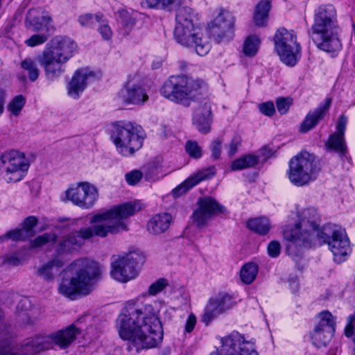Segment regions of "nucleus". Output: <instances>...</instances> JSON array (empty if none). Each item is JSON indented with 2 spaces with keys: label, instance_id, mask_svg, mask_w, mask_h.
<instances>
[{
  "label": "nucleus",
  "instance_id": "obj_1",
  "mask_svg": "<svg viewBox=\"0 0 355 355\" xmlns=\"http://www.w3.org/2000/svg\"><path fill=\"white\" fill-rule=\"evenodd\" d=\"M116 325L120 337L129 340L137 352L155 347L162 340L161 323L151 304L128 301L118 317Z\"/></svg>",
  "mask_w": 355,
  "mask_h": 355
},
{
  "label": "nucleus",
  "instance_id": "obj_2",
  "mask_svg": "<svg viewBox=\"0 0 355 355\" xmlns=\"http://www.w3.org/2000/svg\"><path fill=\"white\" fill-rule=\"evenodd\" d=\"M139 209L140 207L137 204L126 202L95 215L92 220L94 225L81 228L73 234L62 237L56 246V252L60 254L69 253L80 248L85 244V240L91 239L94 236L104 238L109 234H114L121 231H127L126 219Z\"/></svg>",
  "mask_w": 355,
  "mask_h": 355
},
{
  "label": "nucleus",
  "instance_id": "obj_3",
  "mask_svg": "<svg viewBox=\"0 0 355 355\" xmlns=\"http://www.w3.org/2000/svg\"><path fill=\"white\" fill-rule=\"evenodd\" d=\"M294 227L283 231V236L288 243L286 250L291 255L298 256L303 249L312 247L319 227V215L313 207L302 209Z\"/></svg>",
  "mask_w": 355,
  "mask_h": 355
},
{
  "label": "nucleus",
  "instance_id": "obj_4",
  "mask_svg": "<svg viewBox=\"0 0 355 355\" xmlns=\"http://www.w3.org/2000/svg\"><path fill=\"white\" fill-rule=\"evenodd\" d=\"M310 35L318 48L324 51L335 53L341 49V43L338 37L336 12L333 6L318 8L315 12Z\"/></svg>",
  "mask_w": 355,
  "mask_h": 355
},
{
  "label": "nucleus",
  "instance_id": "obj_5",
  "mask_svg": "<svg viewBox=\"0 0 355 355\" xmlns=\"http://www.w3.org/2000/svg\"><path fill=\"white\" fill-rule=\"evenodd\" d=\"M73 274L71 280H64L59 287L60 293L71 297L75 294L88 295L93 289L94 281L101 273L99 264L86 258L74 261L68 267Z\"/></svg>",
  "mask_w": 355,
  "mask_h": 355
},
{
  "label": "nucleus",
  "instance_id": "obj_6",
  "mask_svg": "<svg viewBox=\"0 0 355 355\" xmlns=\"http://www.w3.org/2000/svg\"><path fill=\"white\" fill-rule=\"evenodd\" d=\"M202 82L186 75L171 76L161 88L162 94L172 102L185 107L196 99Z\"/></svg>",
  "mask_w": 355,
  "mask_h": 355
},
{
  "label": "nucleus",
  "instance_id": "obj_7",
  "mask_svg": "<svg viewBox=\"0 0 355 355\" xmlns=\"http://www.w3.org/2000/svg\"><path fill=\"white\" fill-rule=\"evenodd\" d=\"M80 333V330L74 324H71L50 336H38L34 338H28L21 345L20 352L23 355H34L51 348L53 343L61 349H65L76 340L77 334Z\"/></svg>",
  "mask_w": 355,
  "mask_h": 355
},
{
  "label": "nucleus",
  "instance_id": "obj_8",
  "mask_svg": "<svg viewBox=\"0 0 355 355\" xmlns=\"http://www.w3.org/2000/svg\"><path fill=\"white\" fill-rule=\"evenodd\" d=\"M320 171L315 156L302 151L289 162L288 179L297 187H303L315 180Z\"/></svg>",
  "mask_w": 355,
  "mask_h": 355
},
{
  "label": "nucleus",
  "instance_id": "obj_9",
  "mask_svg": "<svg viewBox=\"0 0 355 355\" xmlns=\"http://www.w3.org/2000/svg\"><path fill=\"white\" fill-rule=\"evenodd\" d=\"M111 138L117 151L123 156L134 154L143 145V138L139 135V127L130 122L115 123Z\"/></svg>",
  "mask_w": 355,
  "mask_h": 355
},
{
  "label": "nucleus",
  "instance_id": "obj_10",
  "mask_svg": "<svg viewBox=\"0 0 355 355\" xmlns=\"http://www.w3.org/2000/svg\"><path fill=\"white\" fill-rule=\"evenodd\" d=\"M174 37L180 44L194 48L196 53L200 56L207 55L211 49L208 38L194 24L175 26Z\"/></svg>",
  "mask_w": 355,
  "mask_h": 355
},
{
  "label": "nucleus",
  "instance_id": "obj_11",
  "mask_svg": "<svg viewBox=\"0 0 355 355\" xmlns=\"http://www.w3.org/2000/svg\"><path fill=\"white\" fill-rule=\"evenodd\" d=\"M320 239L329 245L335 261L340 263L350 251L349 241L346 232L340 227L328 225L318 234Z\"/></svg>",
  "mask_w": 355,
  "mask_h": 355
},
{
  "label": "nucleus",
  "instance_id": "obj_12",
  "mask_svg": "<svg viewBox=\"0 0 355 355\" xmlns=\"http://www.w3.org/2000/svg\"><path fill=\"white\" fill-rule=\"evenodd\" d=\"M28 167L24 155L17 151L7 152L0 157V173L7 183L20 181Z\"/></svg>",
  "mask_w": 355,
  "mask_h": 355
},
{
  "label": "nucleus",
  "instance_id": "obj_13",
  "mask_svg": "<svg viewBox=\"0 0 355 355\" xmlns=\"http://www.w3.org/2000/svg\"><path fill=\"white\" fill-rule=\"evenodd\" d=\"M275 49L281 60L288 66L297 63V54L300 52V44L293 31L282 28L277 31L274 37Z\"/></svg>",
  "mask_w": 355,
  "mask_h": 355
},
{
  "label": "nucleus",
  "instance_id": "obj_14",
  "mask_svg": "<svg viewBox=\"0 0 355 355\" xmlns=\"http://www.w3.org/2000/svg\"><path fill=\"white\" fill-rule=\"evenodd\" d=\"M144 262V257L141 254L137 252H129L112 263L111 275L119 282H127L137 276V266Z\"/></svg>",
  "mask_w": 355,
  "mask_h": 355
},
{
  "label": "nucleus",
  "instance_id": "obj_15",
  "mask_svg": "<svg viewBox=\"0 0 355 355\" xmlns=\"http://www.w3.org/2000/svg\"><path fill=\"white\" fill-rule=\"evenodd\" d=\"M66 198L83 209L92 208L98 198L97 187L87 182H78L76 187L65 191Z\"/></svg>",
  "mask_w": 355,
  "mask_h": 355
},
{
  "label": "nucleus",
  "instance_id": "obj_16",
  "mask_svg": "<svg viewBox=\"0 0 355 355\" xmlns=\"http://www.w3.org/2000/svg\"><path fill=\"white\" fill-rule=\"evenodd\" d=\"M235 18L225 9L220 8L215 19L208 25L211 37L218 43L229 40L233 37Z\"/></svg>",
  "mask_w": 355,
  "mask_h": 355
},
{
  "label": "nucleus",
  "instance_id": "obj_17",
  "mask_svg": "<svg viewBox=\"0 0 355 355\" xmlns=\"http://www.w3.org/2000/svg\"><path fill=\"white\" fill-rule=\"evenodd\" d=\"M319 322L311 335L313 343L317 347H325L330 342L335 331V320L328 311L318 314Z\"/></svg>",
  "mask_w": 355,
  "mask_h": 355
},
{
  "label": "nucleus",
  "instance_id": "obj_18",
  "mask_svg": "<svg viewBox=\"0 0 355 355\" xmlns=\"http://www.w3.org/2000/svg\"><path fill=\"white\" fill-rule=\"evenodd\" d=\"M221 343V347L210 355H257L252 345L245 343L238 334L223 338Z\"/></svg>",
  "mask_w": 355,
  "mask_h": 355
},
{
  "label": "nucleus",
  "instance_id": "obj_19",
  "mask_svg": "<svg viewBox=\"0 0 355 355\" xmlns=\"http://www.w3.org/2000/svg\"><path fill=\"white\" fill-rule=\"evenodd\" d=\"M225 208L211 197L200 198L198 200V208L192 215L193 223L198 227L205 226L214 216L223 213Z\"/></svg>",
  "mask_w": 355,
  "mask_h": 355
},
{
  "label": "nucleus",
  "instance_id": "obj_20",
  "mask_svg": "<svg viewBox=\"0 0 355 355\" xmlns=\"http://www.w3.org/2000/svg\"><path fill=\"white\" fill-rule=\"evenodd\" d=\"M233 306L232 297L227 293H218L209 300L201 320L208 325L214 319Z\"/></svg>",
  "mask_w": 355,
  "mask_h": 355
},
{
  "label": "nucleus",
  "instance_id": "obj_21",
  "mask_svg": "<svg viewBox=\"0 0 355 355\" xmlns=\"http://www.w3.org/2000/svg\"><path fill=\"white\" fill-rule=\"evenodd\" d=\"M37 62L44 67L45 76L48 80H54L64 71V64L66 63L45 49L37 55Z\"/></svg>",
  "mask_w": 355,
  "mask_h": 355
},
{
  "label": "nucleus",
  "instance_id": "obj_22",
  "mask_svg": "<svg viewBox=\"0 0 355 355\" xmlns=\"http://www.w3.org/2000/svg\"><path fill=\"white\" fill-rule=\"evenodd\" d=\"M119 98L125 105H143L148 100L145 89L137 84H125L120 91Z\"/></svg>",
  "mask_w": 355,
  "mask_h": 355
},
{
  "label": "nucleus",
  "instance_id": "obj_23",
  "mask_svg": "<svg viewBox=\"0 0 355 355\" xmlns=\"http://www.w3.org/2000/svg\"><path fill=\"white\" fill-rule=\"evenodd\" d=\"M51 21V16L44 10L40 8H31L26 14V26L35 32L43 30L49 31Z\"/></svg>",
  "mask_w": 355,
  "mask_h": 355
},
{
  "label": "nucleus",
  "instance_id": "obj_24",
  "mask_svg": "<svg viewBox=\"0 0 355 355\" xmlns=\"http://www.w3.org/2000/svg\"><path fill=\"white\" fill-rule=\"evenodd\" d=\"M211 121V109L209 102L207 101L201 102L194 110L193 124L200 132L207 134L210 130Z\"/></svg>",
  "mask_w": 355,
  "mask_h": 355
},
{
  "label": "nucleus",
  "instance_id": "obj_25",
  "mask_svg": "<svg viewBox=\"0 0 355 355\" xmlns=\"http://www.w3.org/2000/svg\"><path fill=\"white\" fill-rule=\"evenodd\" d=\"M76 44L73 41L67 37H56L52 42L50 47L45 49L53 55L67 62L72 57Z\"/></svg>",
  "mask_w": 355,
  "mask_h": 355
},
{
  "label": "nucleus",
  "instance_id": "obj_26",
  "mask_svg": "<svg viewBox=\"0 0 355 355\" xmlns=\"http://www.w3.org/2000/svg\"><path fill=\"white\" fill-rule=\"evenodd\" d=\"M214 173L215 171L214 167L199 171L198 173L186 180L182 184L176 187L173 191V196L177 197L182 195L200 182L209 178Z\"/></svg>",
  "mask_w": 355,
  "mask_h": 355
},
{
  "label": "nucleus",
  "instance_id": "obj_27",
  "mask_svg": "<svg viewBox=\"0 0 355 355\" xmlns=\"http://www.w3.org/2000/svg\"><path fill=\"white\" fill-rule=\"evenodd\" d=\"M331 103V98H327L323 105H320L314 112H309L300 126L302 132H306L314 128L319 121L323 119Z\"/></svg>",
  "mask_w": 355,
  "mask_h": 355
},
{
  "label": "nucleus",
  "instance_id": "obj_28",
  "mask_svg": "<svg viewBox=\"0 0 355 355\" xmlns=\"http://www.w3.org/2000/svg\"><path fill=\"white\" fill-rule=\"evenodd\" d=\"M172 221V216L166 213L159 214L153 216L148 223V232L153 234H159L166 232Z\"/></svg>",
  "mask_w": 355,
  "mask_h": 355
},
{
  "label": "nucleus",
  "instance_id": "obj_29",
  "mask_svg": "<svg viewBox=\"0 0 355 355\" xmlns=\"http://www.w3.org/2000/svg\"><path fill=\"white\" fill-rule=\"evenodd\" d=\"M88 74L83 70H78L74 73L68 85V94L77 98L79 94L83 92L87 86Z\"/></svg>",
  "mask_w": 355,
  "mask_h": 355
},
{
  "label": "nucleus",
  "instance_id": "obj_30",
  "mask_svg": "<svg viewBox=\"0 0 355 355\" xmlns=\"http://www.w3.org/2000/svg\"><path fill=\"white\" fill-rule=\"evenodd\" d=\"M62 266L63 263L60 259L58 258L53 259L40 268L37 271V274L44 280L51 282L53 280L55 273L57 272L58 269Z\"/></svg>",
  "mask_w": 355,
  "mask_h": 355
},
{
  "label": "nucleus",
  "instance_id": "obj_31",
  "mask_svg": "<svg viewBox=\"0 0 355 355\" xmlns=\"http://www.w3.org/2000/svg\"><path fill=\"white\" fill-rule=\"evenodd\" d=\"M270 7L269 1H261L257 4L253 17L256 26H264L266 24Z\"/></svg>",
  "mask_w": 355,
  "mask_h": 355
},
{
  "label": "nucleus",
  "instance_id": "obj_32",
  "mask_svg": "<svg viewBox=\"0 0 355 355\" xmlns=\"http://www.w3.org/2000/svg\"><path fill=\"white\" fill-rule=\"evenodd\" d=\"M259 162V157L254 155H246L232 162V171H239L255 166Z\"/></svg>",
  "mask_w": 355,
  "mask_h": 355
},
{
  "label": "nucleus",
  "instance_id": "obj_33",
  "mask_svg": "<svg viewBox=\"0 0 355 355\" xmlns=\"http://www.w3.org/2000/svg\"><path fill=\"white\" fill-rule=\"evenodd\" d=\"M325 146L327 150H334L340 155H344L347 151L344 136L336 133H334L329 136L328 140L325 142Z\"/></svg>",
  "mask_w": 355,
  "mask_h": 355
},
{
  "label": "nucleus",
  "instance_id": "obj_34",
  "mask_svg": "<svg viewBox=\"0 0 355 355\" xmlns=\"http://www.w3.org/2000/svg\"><path fill=\"white\" fill-rule=\"evenodd\" d=\"M183 0H146L148 7L171 11L178 8Z\"/></svg>",
  "mask_w": 355,
  "mask_h": 355
},
{
  "label": "nucleus",
  "instance_id": "obj_35",
  "mask_svg": "<svg viewBox=\"0 0 355 355\" xmlns=\"http://www.w3.org/2000/svg\"><path fill=\"white\" fill-rule=\"evenodd\" d=\"M247 226L250 230L261 235L266 234L270 229L268 219L263 217L249 220Z\"/></svg>",
  "mask_w": 355,
  "mask_h": 355
},
{
  "label": "nucleus",
  "instance_id": "obj_36",
  "mask_svg": "<svg viewBox=\"0 0 355 355\" xmlns=\"http://www.w3.org/2000/svg\"><path fill=\"white\" fill-rule=\"evenodd\" d=\"M37 62V59L34 60L31 58H26L21 62V69L27 73L28 79L31 82H35L37 80L40 73Z\"/></svg>",
  "mask_w": 355,
  "mask_h": 355
},
{
  "label": "nucleus",
  "instance_id": "obj_37",
  "mask_svg": "<svg viewBox=\"0 0 355 355\" xmlns=\"http://www.w3.org/2000/svg\"><path fill=\"white\" fill-rule=\"evenodd\" d=\"M258 272V266L254 263H245L241 269L240 277L241 281L245 284L252 283Z\"/></svg>",
  "mask_w": 355,
  "mask_h": 355
},
{
  "label": "nucleus",
  "instance_id": "obj_38",
  "mask_svg": "<svg viewBox=\"0 0 355 355\" xmlns=\"http://www.w3.org/2000/svg\"><path fill=\"white\" fill-rule=\"evenodd\" d=\"M193 12L191 8L189 7H182L178 9L176 14L175 26H187L193 24Z\"/></svg>",
  "mask_w": 355,
  "mask_h": 355
},
{
  "label": "nucleus",
  "instance_id": "obj_39",
  "mask_svg": "<svg viewBox=\"0 0 355 355\" xmlns=\"http://www.w3.org/2000/svg\"><path fill=\"white\" fill-rule=\"evenodd\" d=\"M260 40L256 35H250L246 38L243 44V53L248 57H254L259 49Z\"/></svg>",
  "mask_w": 355,
  "mask_h": 355
},
{
  "label": "nucleus",
  "instance_id": "obj_40",
  "mask_svg": "<svg viewBox=\"0 0 355 355\" xmlns=\"http://www.w3.org/2000/svg\"><path fill=\"white\" fill-rule=\"evenodd\" d=\"M119 17L125 33L128 34L135 26V18L125 10H121L119 12Z\"/></svg>",
  "mask_w": 355,
  "mask_h": 355
},
{
  "label": "nucleus",
  "instance_id": "obj_41",
  "mask_svg": "<svg viewBox=\"0 0 355 355\" xmlns=\"http://www.w3.org/2000/svg\"><path fill=\"white\" fill-rule=\"evenodd\" d=\"M26 103V99L22 95L15 96L8 104V109L14 116H19Z\"/></svg>",
  "mask_w": 355,
  "mask_h": 355
},
{
  "label": "nucleus",
  "instance_id": "obj_42",
  "mask_svg": "<svg viewBox=\"0 0 355 355\" xmlns=\"http://www.w3.org/2000/svg\"><path fill=\"white\" fill-rule=\"evenodd\" d=\"M31 238V234L25 230L16 229L8 232L3 237L0 238V240L3 239H10L13 241H24Z\"/></svg>",
  "mask_w": 355,
  "mask_h": 355
},
{
  "label": "nucleus",
  "instance_id": "obj_43",
  "mask_svg": "<svg viewBox=\"0 0 355 355\" xmlns=\"http://www.w3.org/2000/svg\"><path fill=\"white\" fill-rule=\"evenodd\" d=\"M55 239L56 235L54 233H45L31 241V246L32 248L42 247L49 242H55Z\"/></svg>",
  "mask_w": 355,
  "mask_h": 355
},
{
  "label": "nucleus",
  "instance_id": "obj_44",
  "mask_svg": "<svg viewBox=\"0 0 355 355\" xmlns=\"http://www.w3.org/2000/svg\"><path fill=\"white\" fill-rule=\"evenodd\" d=\"M223 143V137H218L212 141L210 144L211 151V157L214 160L219 159L222 152V144Z\"/></svg>",
  "mask_w": 355,
  "mask_h": 355
},
{
  "label": "nucleus",
  "instance_id": "obj_45",
  "mask_svg": "<svg viewBox=\"0 0 355 355\" xmlns=\"http://www.w3.org/2000/svg\"><path fill=\"white\" fill-rule=\"evenodd\" d=\"M185 149L187 153L193 158L198 159L202 156L201 148L196 141H187Z\"/></svg>",
  "mask_w": 355,
  "mask_h": 355
},
{
  "label": "nucleus",
  "instance_id": "obj_46",
  "mask_svg": "<svg viewBox=\"0 0 355 355\" xmlns=\"http://www.w3.org/2000/svg\"><path fill=\"white\" fill-rule=\"evenodd\" d=\"M168 285V281L166 279L160 278L149 286L148 294L155 295L161 292Z\"/></svg>",
  "mask_w": 355,
  "mask_h": 355
},
{
  "label": "nucleus",
  "instance_id": "obj_47",
  "mask_svg": "<svg viewBox=\"0 0 355 355\" xmlns=\"http://www.w3.org/2000/svg\"><path fill=\"white\" fill-rule=\"evenodd\" d=\"M49 36L46 34H35L25 41L28 46L34 47L45 43Z\"/></svg>",
  "mask_w": 355,
  "mask_h": 355
},
{
  "label": "nucleus",
  "instance_id": "obj_48",
  "mask_svg": "<svg viewBox=\"0 0 355 355\" xmlns=\"http://www.w3.org/2000/svg\"><path fill=\"white\" fill-rule=\"evenodd\" d=\"M292 103H293V100L291 98L282 97V98H277V100L276 101V104H277V108L278 112L281 114H286L288 111L289 107L292 105Z\"/></svg>",
  "mask_w": 355,
  "mask_h": 355
},
{
  "label": "nucleus",
  "instance_id": "obj_49",
  "mask_svg": "<svg viewBox=\"0 0 355 355\" xmlns=\"http://www.w3.org/2000/svg\"><path fill=\"white\" fill-rule=\"evenodd\" d=\"M242 142L241 137L236 134L233 136L230 144L228 146V155L230 157L234 156L238 151L239 147L241 146Z\"/></svg>",
  "mask_w": 355,
  "mask_h": 355
},
{
  "label": "nucleus",
  "instance_id": "obj_50",
  "mask_svg": "<svg viewBox=\"0 0 355 355\" xmlns=\"http://www.w3.org/2000/svg\"><path fill=\"white\" fill-rule=\"evenodd\" d=\"M37 219L35 216L27 217L22 224V230H25L31 234V237L34 235V231L33 228L37 225Z\"/></svg>",
  "mask_w": 355,
  "mask_h": 355
},
{
  "label": "nucleus",
  "instance_id": "obj_51",
  "mask_svg": "<svg viewBox=\"0 0 355 355\" xmlns=\"http://www.w3.org/2000/svg\"><path fill=\"white\" fill-rule=\"evenodd\" d=\"M141 178L142 173L138 170H134L125 175V180L130 185H135L138 183Z\"/></svg>",
  "mask_w": 355,
  "mask_h": 355
},
{
  "label": "nucleus",
  "instance_id": "obj_52",
  "mask_svg": "<svg viewBox=\"0 0 355 355\" xmlns=\"http://www.w3.org/2000/svg\"><path fill=\"white\" fill-rule=\"evenodd\" d=\"M259 107L260 112L268 116H272L275 112L274 103L271 101L261 103Z\"/></svg>",
  "mask_w": 355,
  "mask_h": 355
},
{
  "label": "nucleus",
  "instance_id": "obj_53",
  "mask_svg": "<svg viewBox=\"0 0 355 355\" xmlns=\"http://www.w3.org/2000/svg\"><path fill=\"white\" fill-rule=\"evenodd\" d=\"M101 22L102 24L99 26L98 31L104 40H108L112 37V31L105 21L103 20Z\"/></svg>",
  "mask_w": 355,
  "mask_h": 355
},
{
  "label": "nucleus",
  "instance_id": "obj_54",
  "mask_svg": "<svg viewBox=\"0 0 355 355\" xmlns=\"http://www.w3.org/2000/svg\"><path fill=\"white\" fill-rule=\"evenodd\" d=\"M281 252L280 243L277 241H271L268 245V252L271 257H277Z\"/></svg>",
  "mask_w": 355,
  "mask_h": 355
},
{
  "label": "nucleus",
  "instance_id": "obj_55",
  "mask_svg": "<svg viewBox=\"0 0 355 355\" xmlns=\"http://www.w3.org/2000/svg\"><path fill=\"white\" fill-rule=\"evenodd\" d=\"M347 123V116H345L344 114L340 115L336 124V132L335 133L341 136H344Z\"/></svg>",
  "mask_w": 355,
  "mask_h": 355
},
{
  "label": "nucleus",
  "instance_id": "obj_56",
  "mask_svg": "<svg viewBox=\"0 0 355 355\" xmlns=\"http://www.w3.org/2000/svg\"><path fill=\"white\" fill-rule=\"evenodd\" d=\"M94 17L92 14H85L79 17V22L82 26H89L94 23Z\"/></svg>",
  "mask_w": 355,
  "mask_h": 355
},
{
  "label": "nucleus",
  "instance_id": "obj_57",
  "mask_svg": "<svg viewBox=\"0 0 355 355\" xmlns=\"http://www.w3.org/2000/svg\"><path fill=\"white\" fill-rule=\"evenodd\" d=\"M196 324V318L194 314L191 313L186 322L185 331L190 333L193 331Z\"/></svg>",
  "mask_w": 355,
  "mask_h": 355
},
{
  "label": "nucleus",
  "instance_id": "obj_58",
  "mask_svg": "<svg viewBox=\"0 0 355 355\" xmlns=\"http://www.w3.org/2000/svg\"><path fill=\"white\" fill-rule=\"evenodd\" d=\"M6 261L12 266H18L21 263V260L16 256H11L6 259Z\"/></svg>",
  "mask_w": 355,
  "mask_h": 355
},
{
  "label": "nucleus",
  "instance_id": "obj_59",
  "mask_svg": "<svg viewBox=\"0 0 355 355\" xmlns=\"http://www.w3.org/2000/svg\"><path fill=\"white\" fill-rule=\"evenodd\" d=\"M6 93L2 89H0V114L3 112L4 104L6 101Z\"/></svg>",
  "mask_w": 355,
  "mask_h": 355
},
{
  "label": "nucleus",
  "instance_id": "obj_60",
  "mask_svg": "<svg viewBox=\"0 0 355 355\" xmlns=\"http://www.w3.org/2000/svg\"><path fill=\"white\" fill-rule=\"evenodd\" d=\"M0 355H19L18 353L3 349H0Z\"/></svg>",
  "mask_w": 355,
  "mask_h": 355
},
{
  "label": "nucleus",
  "instance_id": "obj_61",
  "mask_svg": "<svg viewBox=\"0 0 355 355\" xmlns=\"http://www.w3.org/2000/svg\"><path fill=\"white\" fill-rule=\"evenodd\" d=\"M261 152L262 155L265 157V159H268V158L270 157L272 155L271 150L266 148L261 149Z\"/></svg>",
  "mask_w": 355,
  "mask_h": 355
},
{
  "label": "nucleus",
  "instance_id": "obj_62",
  "mask_svg": "<svg viewBox=\"0 0 355 355\" xmlns=\"http://www.w3.org/2000/svg\"><path fill=\"white\" fill-rule=\"evenodd\" d=\"M103 15H100V14H97L95 16V19L98 21H101V19L102 18Z\"/></svg>",
  "mask_w": 355,
  "mask_h": 355
},
{
  "label": "nucleus",
  "instance_id": "obj_63",
  "mask_svg": "<svg viewBox=\"0 0 355 355\" xmlns=\"http://www.w3.org/2000/svg\"><path fill=\"white\" fill-rule=\"evenodd\" d=\"M324 334L321 335V338H323Z\"/></svg>",
  "mask_w": 355,
  "mask_h": 355
}]
</instances>
